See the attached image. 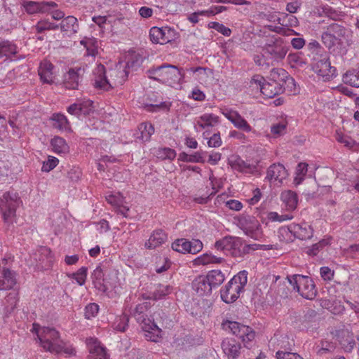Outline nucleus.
Returning a JSON list of instances; mask_svg holds the SVG:
<instances>
[{
    "label": "nucleus",
    "mask_w": 359,
    "mask_h": 359,
    "mask_svg": "<svg viewBox=\"0 0 359 359\" xmlns=\"http://www.w3.org/2000/svg\"><path fill=\"white\" fill-rule=\"evenodd\" d=\"M32 332L36 333L41 346L50 352L61 353L62 351L72 354L73 350H68L65 348V343L60 339L59 332L54 328L39 326L34 323Z\"/></svg>",
    "instance_id": "nucleus-1"
},
{
    "label": "nucleus",
    "mask_w": 359,
    "mask_h": 359,
    "mask_svg": "<svg viewBox=\"0 0 359 359\" xmlns=\"http://www.w3.org/2000/svg\"><path fill=\"white\" fill-rule=\"evenodd\" d=\"M321 40L323 44L330 50L336 45L340 46H350L354 41L353 39V32L346 27L337 24H331L321 36Z\"/></svg>",
    "instance_id": "nucleus-2"
},
{
    "label": "nucleus",
    "mask_w": 359,
    "mask_h": 359,
    "mask_svg": "<svg viewBox=\"0 0 359 359\" xmlns=\"http://www.w3.org/2000/svg\"><path fill=\"white\" fill-rule=\"evenodd\" d=\"M148 77L161 83L172 86L182 83L184 78L182 69L172 65H162L151 68L147 72Z\"/></svg>",
    "instance_id": "nucleus-3"
},
{
    "label": "nucleus",
    "mask_w": 359,
    "mask_h": 359,
    "mask_svg": "<svg viewBox=\"0 0 359 359\" xmlns=\"http://www.w3.org/2000/svg\"><path fill=\"white\" fill-rule=\"evenodd\" d=\"M248 274L245 270L238 272L221 290V298L224 302L230 304L237 300L248 283Z\"/></svg>",
    "instance_id": "nucleus-4"
},
{
    "label": "nucleus",
    "mask_w": 359,
    "mask_h": 359,
    "mask_svg": "<svg viewBox=\"0 0 359 359\" xmlns=\"http://www.w3.org/2000/svg\"><path fill=\"white\" fill-rule=\"evenodd\" d=\"M288 283L293 287L302 297L307 299H313L317 295L316 285L311 278L307 276L294 274L287 276Z\"/></svg>",
    "instance_id": "nucleus-5"
},
{
    "label": "nucleus",
    "mask_w": 359,
    "mask_h": 359,
    "mask_svg": "<svg viewBox=\"0 0 359 359\" xmlns=\"http://www.w3.org/2000/svg\"><path fill=\"white\" fill-rule=\"evenodd\" d=\"M110 76H117L120 74L119 79H115L114 82L109 80L105 76V67L102 65H98L94 70L95 74V87L96 88L102 89L104 90H109L112 88L113 85L122 84L128 77V72L124 69L118 71L112 69L110 71Z\"/></svg>",
    "instance_id": "nucleus-6"
},
{
    "label": "nucleus",
    "mask_w": 359,
    "mask_h": 359,
    "mask_svg": "<svg viewBox=\"0 0 359 359\" xmlns=\"http://www.w3.org/2000/svg\"><path fill=\"white\" fill-rule=\"evenodd\" d=\"M263 57L267 61L268 65H273L275 62H279L286 55L287 48L281 38L269 39L262 48Z\"/></svg>",
    "instance_id": "nucleus-7"
},
{
    "label": "nucleus",
    "mask_w": 359,
    "mask_h": 359,
    "mask_svg": "<svg viewBox=\"0 0 359 359\" xmlns=\"http://www.w3.org/2000/svg\"><path fill=\"white\" fill-rule=\"evenodd\" d=\"M250 86L259 89L264 96L268 98H272L285 90V87H283L280 84L271 81H266L260 75H255L251 79Z\"/></svg>",
    "instance_id": "nucleus-8"
},
{
    "label": "nucleus",
    "mask_w": 359,
    "mask_h": 359,
    "mask_svg": "<svg viewBox=\"0 0 359 359\" xmlns=\"http://www.w3.org/2000/svg\"><path fill=\"white\" fill-rule=\"evenodd\" d=\"M222 326L223 330L231 332L241 339L246 347H248L249 343L255 339V332L249 326L228 320L224 321Z\"/></svg>",
    "instance_id": "nucleus-9"
},
{
    "label": "nucleus",
    "mask_w": 359,
    "mask_h": 359,
    "mask_svg": "<svg viewBox=\"0 0 359 359\" xmlns=\"http://www.w3.org/2000/svg\"><path fill=\"white\" fill-rule=\"evenodd\" d=\"M237 225L245 235L254 240H259L262 236L261 225L253 216L241 215L237 219Z\"/></svg>",
    "instance_id": "nucleus-10"
},
{
    "label": "nucleus",
    "mask_w": 359,
    "mask_h": 359,
    "mask_svg": "<svg viewBox=\"0 0 359 359\" xmlns=\"http://www.w3.org/2000/svg\"><path fill=\"white\" fill-rule=\"evenodd\" d=\"M18 196L15 192L4 193L0 198V211L6 222H8L15 214L16 208L19 205Z\"/></svg>",
    "instance_id": "nucleus-11"
},
{
    "label": "nucleus",
    "mask_w": 359,
    "mask_h": 359,
    "mask_svg": "<svg viewBox=\"0 0 359 359\" xmlns=\"http://www.w3.org/2000/svg\"><path fill=\"white\" fill-rule=\"evenodd\" d=\"M311 65L313 70L326 80H329L335 75L336 68L331 66L326 53L313 56Z\"/></svg>",
    "instance_id": "nucleus-12"
},
{
    "label": "nucleus",
    "mask_w": 359,
    "mask_h": 359,
    "mask_svg": "<svg viewBox=\"0 0 359 359\" xmlns=\"http://www.w3.org/2000/svg\"><path fill=\"white\" fill-rule=\"evenodd\" d=\"M149 36L153 43L164 44L175 41L177 38V32L169 27H154L149 31Z\"/></svg>",
    "instance_id": "nucleus-13"
},
{
    "label": "nucleus",
    "mask_w": 359,
    "mask_h": 359,
    "mask_svg": "<svg viewBox=\"0 0 359 359\" xmlns=\"http://www.w3.org/2000/svg\"><path fill=\"white\" fill-rule=\"evenodd\" d=\"M172 249L180 253L196 254L203 249V243L198 239L189 241L185 238L177 239L172 243Z\"/></svg>",
    "instance_id": "nucleus-14"
},
{
    "label": "nucleus",
    "mask_w": 359,
    "mask_h": 359,
    "mask_svg": "<svg viewBox=\"0 0 359 359\" xmlns=\"http://www.w3.org/2000/svg\"><path fill=\"white\" fill-rule=\"evenodd\" d=\"M146 307V305L144 304L137 305L134 312L136 320L141 325L142 329L144 332H147L149 333L153 331L158 333L160 332L161 330L154 321L148 318L147 314H144V312Z\"/></svg>",
    "instance_id": "nucleus-15"
},
{
    "label": "nucleus",
    "mask_w": 359,
    "mask_h": 359,
    "mask_svg": "<svg viewBox=\"0 0 359 359\" xmlns=\"http://www.w3.org/2000/svg\"><path fill=\"white\" fill-rule=\"evenodd\" d=\"M22 6L28 14L34 15L49 13L52 8H56L57 4L53 1H25Z\"/></svg>",
    "instance_id": "nucleus-16"
},
{
    "label": "nucleus",
    "mask_w": 359,
    "mask_h": 359,
    "mask_svg": "<svg viewBox=\"0 0 359 359\" xmlns=\"http://www.w3.org/2000/svg\"><path fill=\"white\" fill-rule=\"evenodd\" d=\"M222 113L236 128L246 133L252 130V127L237 111L225 108L222 109Z\"/></svg>",
    "instance_id": "nucleus-17"
},
{
    "label": "nucleus",
    "mask_w": 359,
    "mask_h": 359,
    "mask_svg": "<svg viewBox=\"0 0 359 359\" xmlns=\"http://www.w3.org/2000/svg\"><path fill=\"white\" fill-rule=\"evenodd\" d=\"M84 69L81 67L71 68L65 75L63 84L65 88L75 90L78 88Z\"/></svg>",
    "instance_id": "nucleus-18"
},
{
    "label": "nucleus",
    "mask_w": 359,
    "mask_h": 359,
    "mask_svg": "<svg viewBox=\"0 0 359 359\" xmlns=\"http://www.w3.org/2000/svg\"><path fill=\"white\" fill-rule=\"evenodd\" d=\"M269 81L280 84L283 87L287 86V88H292L295 86L294 79L282 68L273 69L270 72Z\"/></svg>",
    "instance_id": "nucleus-19"
},
{
    "label": "nucleus",
    "mask_w": 359,
    "mask_h": 359,
    "mask_svg": "<svg viewBox=\"0 0 359 359\" xmlns=\"http://www.w3.org/2000/svg\"><path fill=\"white\" fill-rule=\"evenodd\" d=\"M224 353L229 359L237 358L241 350V345L233 338H225L221 344Z\"/></svg>",
    "instance_id": "nucleus-20"
},
{
    "label": "nucleus",
    "mask_w": 359,
    "mask_h": 359,
    "mask_svg": "<svg viewBox=\"0 0 359 359\" xmlns=\"http://www.w3.org/2000/svg\"><path fill=\"white\" fill-rule=\"evenodd\" d=\"M287 230L295 238L300 240L309 239L313 236V229L310 225L304 222L302 224H291Z\"/></svg>",
    "instance_id": "nucleus-21"
},
{
    "label": "nucleus",
    "mask_w": 359,
    "mask_h": 359,
    "mask_svg": "<svg viewBox=\"0 0 359 359\" xmlns=\"http://www.w3.org/2000/svg\"><path fill=\"white\" fill-rule=\"evenodd\" d=\"M0 290H11L17 283V274L6 267L0 271Z\"/></svg>",
    "instance_id": "nucleus-22"
},
{
    "label": "nucleus",
    "mask_w": 359,
    "mask_h": 359,
    "mask_svg": "<svg viewBox=\"0 0 359 359\" xmlns=\"http://www.w3.org/2000/svg\"><path fill=\"white\" fill-rule=\"evenodd\" d=\"M287 176V172L283 165L280 163H273L267 169L266 179L271 182H282Z\"/></svg>",
    "instance_id": "nucleus-23"
},
{
    "label": "nucleus",
    "mask_w": 359,
    "mask_h": 359,
    "mask_svg": "<svg viewBox=\"0 0 359 359\" xmlns=\"http://www.w3.org/2000/svg\"><path fill=\"white\" fill-rule=\"evenodd\" d=\"M229 163L232 168L238 172L250 174L257 172V166L255 165L243 161L239 156L233 157L229 161Z\"/></svg>",
    "instance_id": "nucleus-24"
},
{
    "label": "nucleus",
    "mask_w": 359,
    "mask_h": 359,
    "mask_svg": "<svg viewBox=\"0 0 359 359\" xmlns=\"http://www.w3.org/2000/svg\"><path fill=\"white\" fill-rule=\"evenodd\" d=\"M192 287L199 296L210 294L212 290L207 278L204 276L197 277L192 283Z\"/></svg>",
    "instance_id": "nucleus-25"
},
{
    "label": "nucleus",
    "mask_w": 359,
    "mask_h": 359,
    "mask_svg": "<svg viewBox=\"0 0 359 359\" xmlns=\"http://www.w3.org/2000/svg\"><path fill=\"white\" fill-rule=\"evenodd\" d=\"M88 346L90 353L95 357L96 359L109 358L106 348L102 346L97 339L93 338L88 339Z\"/></svg>",
    "instance_id": "nucleus-26"
},
{
    "label": "nucleus",
    "mask_w": 359,
    "mask_h": 359,
    "mask_svg": "<svg viewBox=\"0 0 359 359\" xmlns=\"http://www.w3.org/2000/svg\"><path fill=\"white\" fill-rule=\"evenodd\" d=\"M166 240L167 235L163 231L156 230L145 242L144 246L147 249H154L164 243Z\"/></svg>",
    "instance_id": "nucleus-27"
},
{
    "label": "nucleus",
    "mask_w": 359,
    "mask_h": 359,
    "mask_svg": "<svg viewBox=\"0 0 359 359\" xmlns=\"http://www.w3.org/2000/svg\"><path fill=\"white\" fill-rule=\"evenodd\" d=\"M60 30L67 35H72L78 32L79 24L77 19L72 15L65 18L59 25Z\"/></svg>",
    "instance_id": "nucleus-28"
},
{
    "label": "nucleus",
    "mask_w": 359,
    "mask_h": 359,
    "mask_svg": "<svg viewBox=\"0 0 359 359\" xmlns=\"http://www.w3.org/2000/svg\"><path fill=\"white\" fill-rule=\"evenodd\" d=\"M53 65L48 61H43L41 62L39 68V75L41 80L46 83L50 84L53 81Z\"/></svg>",
    "instance_id": "nucleus-29"
},
{
    "label": "nucleus",
    "mask_w": 359,
    "mask_h": 359,
    "mask_svg": "<svg viewBox=\"0 0 359 359\" xmlns=\"http://www.w3.org/2000/svg\"><path fill=\"white\" fill-rule=\"evenodd\" d=\"M280 198L287 210L292 211L297 208L298 198L295 192L290 190L283 191Z\"/></svg>",
    "instance_id": "nucleus-30"
},
{
    "label": "nucleus",
    "mask_w": 359,
    "mask_h": 359,
    "mask_svg": "<svg viewBox=\"0 0 359 359\" xmlns=\"http://www.w3.org/2000/svg\"><path fill=\"white\" fill-rule=\"evenodd\" d=\"M219 123V117L213 114H204L199 116L197 125L202 129L212 127Z\"/></svg>",
    "instance_id": "nucleus-31"
},
{
    "label": "nucleus",
    "mask_w": 359,
    "mask_h": 359,
    "mask_svg": "<svg viewBox=\"0 0 359 359\" xmlns=\"http://www.w3.org/2000/svg\"><path fill=\"white\" fill-rule=\"evenodd\" d=\"M224 261L222 257H217L211 253H205L194 261L195 265H207L210 264H220Z\"/></svg>",
    "instance_id": "nucleus-32"
},
{
    "label": "nucleus",
    "mask_w": 359,
    "mask_h": 359,
    "mask_svg": "<svg viewBox=\"0 0 359 359\" xmlns=\"http://www.w3.org/2000/svg\"><path fill=\"white\" fill-rule=\"evenodd\" d=\"M154 133V128L150 123H142L138 126L137 137L144 142L149 141Z\"/></svg>",
    "instance_id": "nucleus-33"
},
{
    "label": "nucleus",
    "mask_w": 359,
    "mask_h": 359,
    "mask_svg": "<svg viewBox=\"0 0 359 359\" xmlns=\"http://www.w3.org/2000/svg\"><path fill=\"white\" fill-rule=\"evenodd\" d=\"M207 278L212 288L217 287L220 285L224 280V274L219 270H212L208 272Z\"/></svg>",
    "instance_id": "nucleus-34"
},
{
    "label": "nucleus",
    "mask_w": 359,
    "mask_h": 359,
    "mask_svg": "<svg viewBox=\"0 0 359 359\" xmlns=\"http://www.w3.org/2000/svg\"><path fill=\"white\" fill-rule=\"evenodd\" d=\"M205 154V152L203 151H196L193 154H187L184 152H182L180 154L178 160L184 162L204 163Z\"/></svg>",
    "instance_id": "nucleus-35"
},
{
    "label": "nucleus",
    "mask_w": 359,
    "mask_h": 359,
    "mask_svg": "<svg viewBox=\"0 0 359 359\" xmlns=\"http://www.w3.org/2000/svg\"><path fill=\"white\" fill-rule=\"evenodd\" d=\"M51 147L55 153L67 154L69 151V146L66 141L60 137H55L51 140Z\"/></svg>",
    "instance_id": "nucleus-36"
},
{
    "label": "nucleus",
    "mask_w": 359,
    "mask_h": 359,
    "mask_svg": "<svg viewBox=\"0 0 359 359\" xmlns=\"http://www.w3.org/2000/svg\"><path fill=\"white\" fill-rule=\"evenodd\" d=\"M172 287L168 285L158 284L151 297L147 299H161L171 293Z\"/></svg>",
    "instance_id": "nucleus-37"
},
{
    "label": "nucleus",
    "mask_w": 359,
    "mask_h": 359,
    "mask_svg": "<svg viewBox=\"0 0 359 359\" xmlns=\"http://www.w3.org/2000/svg\"><path fill=\"white\" fill-rule=\"evenodd\" d=\"M233 255L235 257H243L245 255L248 254L250 250H255L257 245H248L243 243H233Z\"/></svg>",
    "instance_id": "nucleus-38"
},
{
    "label": "nucleus",
    "mask_w": 359,
    "mask_h": 359,
    "mask_svg": "<svg viewBox=\"0 0 359 359\" xmlns=\"http://www.w3.org/2000/svg\"><path fill=\"white\" fill-rule=\"evenodd\" d=\"M322 13L320 16H326L333 20H338L341 17V12L337 11L327 4L321 5Z\"/></svg>",
    "instance_id": "nucleus-39"
},
{
    "label": "nucleus",
    "mask_w": 359,
    "mask_h": 359,
    "mask_svg": "<svg viewBox=\"0 0 359 359\" xmlns=\"http://www.w3.org/2000/svg\"><path fill=\"white\" fill-rule=\"evenodd\" d=\"M17 53V48L15 44L8 41L0 42V55L10 56Z\"/></svg>",
    "instance_id": "nucleus-40"
},
{
    "label": "nucleus",
    "mask_w": 359,
    "mask_h": 359,
    "mask_svg": "<svg viewBox=\"0 0 359 359\" xmlns=\"http://www.w3.org/2000/svg\"><path fill=\"white\" fill-rule=\"evenodd\" d=\"M53 126L60 130L67 129L69 125L67 117L62 114H54L52 116Z\"/></svg>",
    "instance_id": "nucleus-41"
},
{
    "label": "nucleus",
    "mask_w": 359,
    "mask_h": 359,
    "mask_svg": "<svg viewBox=\"0 0 359 359\" xmlns=\"http://www.w3.org/2000/svg\"><path fill=\"white\" fill-rule=\"evenodd\" d=\"M128 316L123 314L116 318V320L113 323V327L117 331L123 332L128 326Z\"/></svg>",
    "instance_id": "nucleus-42"
},
{
    "label": "nucleus",
    "mask_w": 359,
    "mask_h": 359,
    "mask_svg": "<svg viewBox=\"0 0 359 359\" xmlns=\"http://www.w3.org/2000/svg\"><path fill=\"white\" fill-rule=\"evenodd\" d=\"M81 43L83 44L86 48V55L94 57L97 53V41L95 39L82 40Z\"/></svg>",
    "instance_id": "nucleus-43"
},
{
    "label": "nucleus",
    "mask_w": 359,
    "mask_h": 359,
    "mask_svg": "<svg viewBox=\"0 0 359 359\" xmlns=\"http://www.w3.org/2000/svg\"><path fill=\"white\" fill-rule=\"evenodd\" d=\"M58 28L59 25L51 22L48 20H41L36 25V29L38 33H41L46 30H56Z\"/></svg>",
    "instance_id": "nucleus-44"
},
{
    "label": "nucleus",
    "mask_w": 359,
    "mask_h": 359,
    "mask_svg": "<svg viewBox=\"0 0 359 359\" xmlns=\"http://www.w3.org/2000/svg\"><path fill=\"white\" fill-rule=\"evenodd\" d=\"M88 269L85 266L80 268L76 273H72L69 276L74 278L79 285H84L87 276Z\"/></svg>",
    "instance_id": "nucleus-45"
},
{
    "label": "nucleus",
    "mask_w": 359,
    "mask_h": 359,
    "mask_svg": "<svg viewBox=\"0 0 359 359\" xmlns=\"http://www.w3.org/2000/svg\"><path fill=\"white\" fill-rule=\"evenodd\" d=\"M79 104L80 106V111L81 114L88 115L93 111V102L90 100H79Z\"/></svg>",
    "instance_id": "nucleus-46"
},
{
    "label": "nucleus",
    "mask_w": 359,
    "mask_h": 359,
    "mask_svg": "<svg viewBox=\"0 0 359 359\" xmlns=\"http://www.w3.org/2000/svg\"><path fill=\"white\" fill-rule=\"evenodd\" d=\"M287 125L285 123H278L271 127V133L274 137H280L286 132Z\"/></svg>",
    "instance_id": "nucleus-47"
},
{
    "label": "nucleus",
    "mask_w": 359,
    "mask_h": 359,
    "mask_svg": "<svg viewBox=\"0 0 359 359\" xmlns=\"http://www.w3.org/2000/svg\"><path fill=\"white\" fill-rule=\"evenodd\" d=\"M209 26L210 28L215 29L225 36H229L231 34V30L229 28L225 27L223 24L219 22H212L209 24Z\"/></svg>",
    "instance_id": "nucleus-48"
},
{
    "label": "nucleus",
    "mask_w": 359,
    "mask_h": 359,
    "mask_svg": "<svg viewBox=\"0 0 359 359\" xmlns=\"http://www.w3.org/2000/svg\"><path fill=\"white\" fill-rule=\"evenodd\" d=\"M99 311V306L95 303L88 304L85 309V317L87 319L95 317Z\"/></svg>",
    "instance_id": "nucleus-49"
},
{
    "label": "nucleus",
    "mask_w": 359,
    "mask_h": 359,
    "mask_svg": "<svg viewBox=\"0 0 359 359\" xmlns=\"http://www.w3.org/2000/svg\"><path fill=\"white\" fill-rule=\"evenodd\" d=\"M267 218L272 222H283L292 219V216L288 214L286 215H278L276 212H270L267 215Z\"/></svg>",
    "instance_id": "nucleus-50"
},
{
    "label": "nucleus",
    "mask_w": 359,
    "mask_h": 359,
    "mask_svg": "<svg viewBox=\"0 0 359 359\" xmlns=\"http://www.w3.org/2000/svg\"><path fill=\"white\" fill-rule=\"evenodd\" d=\"M107 201L116 208L118 205H120L123 202V197L119 194H109L106 196Z\"/></svg>",
    "instance_id": "nucleus-51"
},
{
    "label": "nucleus",
    "mask_w": 359,
    "mask_h": 359,
    "mask_svg": "<svg viewBox=\"0 0 359 359\" xmlns=\"http://www.w3.org/2000/svg\"><path fill=\"white\" fill-rule=\"evenodd\" d=\"M159 157L163 159L173 160L176 156V152L170 148H162L158 150Z\"/></svg>",
    "instance_id": "nucleus-52"
},
{
    "label": "nucleus",
    "mask_w": 359,
    "mask_h": 359,
    "mask_svg": "<svg viewBox=\"0 0 359 359\" xmlns=\"http://www.w3.org/2000/svg\"><path fill=\"white\" fill-rule=\"evenodd\" d=\"M279 279V276L276 278V282L273 284V287H276L277 286L276 292L278 296L282 298H286L288 296L290 290L285 284H276L277 280Z\"/></svg>",
    "instance_id": "nucleus-53"
},
{
    "label": "nucleus",
    "mask_w": 359,
    "mask_h": 359,
    "mask_svg": "<svg viewBox=\"0 0 359 359\" xmlns=\"http://www.w3.org/2000/svg\"><path fill=\"white\" fill-rule=\"evenodd\" d=\"M277 359H304L301 355L296 353L284 352L278 351L276 353Z\"/></svg>",
    "instance_id": "nucleus-54"
},
{
    "label": "nucleus",
    "mask_w": 359,
    "mask_h": 359,
    "mask_svg": "<svg viewBox=\"0 0 359 359\" xmlns=\"http://www.w3.org/2000/svg\"><path fill=\"white\" fill-rule=\"evenodd\" d=\"M104 273L100 266H97L92 274V278L94 280H97L100 283V290L105 291L106 287L102 285L101 281L103 280Z\"/></svg>",
    "instance_id": "nucleus-55"
},
{
    "label": "nucleus",
    "mask_w": 359,
    "mask_h": 359,
    "mask_svg": "<svg viewBox=\"0 0 359 359\" xmlns=\"http://www.w3.org/2000/svg\"><path fill=\"white\" fill-rule=\"evenodd\" d=\"M58 163V159L53 156H49L47 162H44L42 166V170L49 172L55 168Z\"/></svg>",
    "instance_id": "nucleus-56"
},
{
    "label": "nucleus",
    "mask_w": 359,
    "mask_h": 359,
    "mask_svg": "<svg viewBox=\"0 0 359 359\" xmlns=\"http://www.w3.org/2000/svg\"><path fill=\"white\" fill-rule=\"evenodd\" d=\"M81 176V171L79 168H72L67 172V177L72 182H78Z\"/></svg>",
    "instance_id": "nucleus-57"
},
{
    "label": "nucleus",
    "mask_w": 359,
    "mask_h": 359,
    "mask_svg": "<svg viewBox=\"0 0 359 359\" xmlns=\"http://www.w3.org/2000/svg\"><path fill=\"white\" fill-rule=\"evenodd\" d=\"M222 141L219 133L213 134L209 139L208 144L210 147L217 148L222 145Z\"/></svg>",
    "instance_id": "nucleus-58"
},
{
    "label": "nucleus",
    "mask_w": 359,
    "mask_h": 359,
    "mask_svg": "<svg viewBox=\"0 0 359 359\" xmlns=\"http://www.w3.org/2000/svg\"><path fill=\"white\" fill-rule=\"evenodd\" d=\"M18 301V294L16 292H10L6 297V302L11 306V309L13 310Z\"/></svg>",
    "instance_id": "nucleus-59"
},
{
    "label": "nucleus",
    "mask_w": 359,
    "mask_h": 359,
    "mask_svg": "<svg viewBox=\"0 0 359 359\" xmlns=\"http://www.w3.org/2000/svg\"><path fill=\"white\" fill-rule=\"evenodd\" d=\"M309 49L312 53H316L315 56L324 53L323 49L321 48L320 43L317 41H312L308 44Z\"/></svg>",
    "instance_id": "nucleus-60"
},
{
    "label": "nucleus",
    "mask_w": 359,
    "mask_h": 359,
    "mask_svg": "<svg viewBox=\"0 0 359 359\" xmlns=\"http://www.w3.org/2000/svg\"><path fill=\"white\" fill-rule=\"evenodd\" d=\"M230 240L231 238H224L222 240L217 241L215 244V246L217 250H227L232 247V245L230 244Z\"/></svg>",
    "instance_id": "nucleus-61"
},
{
    "label": "nucleus",
    "mask_w": 359,
    "mask_h": 359,
    "mask_svg": "<svg viewBox=\"0 0 359 359\" xmlns=\"http://www.w3.org/2000/svg\"><path fill=\"white\" fill-rule=\"evenodd\" d=\"M320 276L325 280H330L334 276V272L327 266L320 268Z\"/></svg>",
    "instance_id": "nucleus-62"
},
{
    "label": "nucleus",
    "mask_w": 359,
    "mask_h": 359,
    "mask_svg": "<svg viewBox=\"0 0 359 359\" xmlns=\"http://www.w3.org/2000/svg\"><path fill=\"white\" fill-rule=\"evenodd\" d=\"M283 18H284L283 21H285V19H288V24L285 25L283 22L281 23L280 22L281 18H279L278 19V22L283 26L295 27L298 25L297 18L293 15H288L287 14H285Z\"/></svg>",
    "instance_id": "nucleus-63"
},
{
    "label": "nucleus",
    "mask_w": 359,
    "mask_h": 359,
    "mask_svg": "<svg viewBox=\"0 0 359 359\" xmlns=\"http://www.w3.org/2000/svg\"><path fill=\"white\" fill-rule=\"evenodd\" d=\"M67 112L72 115H74V116H79L80 115H81V112L80 111V106L79 104V102L77 101L76 102L71 104L68 108H67Z\"/></svg>",
    "instance_id": "nucleus-64"
}]
</instances>
